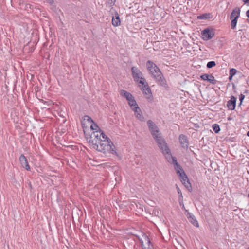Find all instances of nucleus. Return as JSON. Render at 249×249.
<instances>
[{"label": "nucleus", "mask_w": 249, "mask_h": 249, "mask_svg": "<svg viewBox=\"0 0 249 249\" xmlns=\"http://www.w3.org/2000/svg\"><path fill=\"white\" fill-rule=\"evenodd\" d=\"M90 127L91 129L96 130L91 134L89 140V142L92 144V148L107 156L116 154L115 146L113 143L103 131L97 130L99 128L98 125L94 124Z\"/></svg>", "instance_id": "nucleus-1"}, {"label": "nucleus", "mask_w": 249, "mask_h": 249, "mask_svg": "<svg viewBox=\"0 0 249 249\" xmlns=\"http://www.w3.org/2000/svg\"><path fill=\"white\" fill-rule=\"evenodd\" d=\"M147 125L153 138L156 141L163 154H164L165 157H166L167 155L170 154V150L165 140L161 137L159 128L151 120L148 121Z\"/></svg>", "instance_id": "nucleus-2"}, {"label": "nucleus", "mask_w": 249, "mask_h": 249, "mask_svg": "<svg viewBox=\"0 0 249 249\" xmlns=\"http://www.w3.org/2000/svg\"><path fill=\"white\" fill-rule=\"evenodd\" d=\"M165 158L169 162L172 163L175 165V168L176 170L177 173L180 176L181 181L184 185V186L189 190L191 189V184L189 181L188 178L183 170L181 169L180 166L177 162L176 158L173 157L171 155V153L170 154L167 155Z\"/></svg>", "instance_id": "nucleus-3"}, {"label": "nucleus", "mask_w": 249, "mask_h": 249, "mask_svg": "<svg viewBox=\"0 0 249 249\" xmlns=\"http://www.w3.org/2000/svg\"><path fill=\"white\" fill-rule=\"evenodd\" d=\"M146 66L149 73L155 78L156 81L162 86L166 87L167 85L166 80L163 78L160 69L152 61H148Z\"/></svg>", "instance_id": "nucleus-4"}, {"label": "nucleus", "mask_w": 249, "mask_h": 249, "mask_svg": "<svg viewBox=\"0 0 249 249\" xmlns=\"http://www.w3.org/2000/svg\"><path fill=\"white\" fill-rule=\"evenodd\" d=\"M141 90L143 97L147 100V102L152 103L154 100V98L151 89L146 80L142 77H141Z\"/></svg>", "instance_id": "nucleus-5"}, {"label": "nucleus", "mask_w": 249, "mask_h": 249, "mask_svg": "<svg viewBox=\"0 0 249 249\" xmlns=\"http://www.w3.org/2000/svg\"><path fill=\"white\" fill-rule=\"evenodd\" d=\"M141 247L142 249H153L152 245L148 236L141 231Z\"/></svg>", "instance_id": "nucleus-6"}, {"label": "nucleus", "mask_w": 249, "mask_h": 249, "mask_svg": "<svg viewBox=\"0 0 249 249\" xmlns=\"http://www.w3.org/2000/svg\"><path fill=\"white\" fill-rule=\"evenodd\" d=\"M129 100H127L128 102V104L131 107V108L133 109L135 111V113L138 118L140 117V114L138 113L137 109L139 108V107L134 98L133 96L131 98V99H129Z\"/></svg>", "instance_id": "nucleus-7"}, {"label": "nucleus", "mask_w": 249, "mask_h": 249, "mask_svg": "<svg viewBox=\"0 0 249 249\" xmlns=\"http://www.w3.org/2000/svg\"><path fill=\"white\" fill-rule=\"evenodd\" d=\"M202 38L204 40H208L213 38L214 33L208 29H206L202 32Z\"/></svg>", "instance_id": "nucleus-8"}, {"label": "nucleus", "mask_w": 249, "mask_h": 249, "mask_svg": "<svg viewBox=\"0 0 249 249\" xmlns=\"http://www.w3.org/2000/svg\"><path fill=\"white\" fill-rule=\"evenodd\" d=\"M185 211L186 212H187L186 215L187 218L188 219V220L195 227H198L199 224L197 221L196 220L194 215L192 213H190L187 210H185Z\"/></svg>", "instance_id": "nucleus-9"}, {"label": "nucleus", "mask_w": 249, "mask_h": 249, "mask_svg": "<svg viewBox=\"0 0 249 249\" xmlns=\"http://www.w3.org/2000/svg\"><path fill=\"white\" fill-rule=\"evenodd\" d=\"M19 161L23 168H25L27 171L30 170V167L27 162V159L23 154H21L20 155L19 157Z\"/></svg>", "instance_id": "nucleus-10"}, {"label": "nucleus", "mask_w": 249, "mask_h": 249, "mask_svg": "<svg viewBox=\"0 0 249 249\" xmlns=\"http://www.w3.org/2000/svg\"><path fill=\"white\" fill-rule=\"evenodd\" d=\"M131 71L134 80L138 83V86H140V79L139 77V70L135 67H133Z\"/></svg>", "instance_id": "nucleus-11"}, {"label": "nucleus", "mask_w": 249, "mask_h": 249, "mask_svg": "<svg viewBox=\"0 0 249 249\" xmlns=\"http://www.w3.org/2000/svg\"><path fill=\"white\" fill-rule=\"evenodd\" d=\"M179 141L180 144L183 147H187L188 142L187 137L184 135L181 134L179 137Z\"/></svg>", "instance_id": "nucleus-12"}, {"label": "nucleus", "mask_w": 249, "mask_h": 249, "mask_svg": "<svg viewBox=\"0 0 249 249\" xmlns=\"http://www.w3.org/2000/svg\"><path fill=\"white\" fill-rule=\"evenodd\" d=\"M236 99L234 96H231V100L227 103V107L229 109L233 110L235 108Z\"/></svg>", "instance_id": "nucleus-13"}, {"label": "nucleus", "mask_w": 249, "mask_h": 249, "mask_svg": "<svg viewBox=\"0 0 249 249\" xmlns=\"http://www.w3.org/2000/svg\"><path fill=\"white\" fill-rule=\"evenodd\" d=\"M120 19L119 14L116 12L114 16L112 17V24L114 27H117L120 25Z\"/></svg>", "instance_id": "nucleus-14"}, {"label": "nucleus", "mask_w": 249, "mask_h": 249, "mask_svg": "<svg viewBox=\"0 0 249 249\" xmlns=\"http://www.w3.org/2000/svg\"><path fill=\"white\" fill-rule=\"evenodd\" d=\"M240 10L238 7L235 8L231 12L230 19H231L232 18H238L240 16Z\"/></svg>", "instance_id": "nucleus-15"}, {"label": "nucleus", "mask_w": 249, "mask_h": 249, "mask_svg": "<svg viewBox=\"0 0 249 249\" xmlns=\"http://www.w3.org/2000/svg\"><path fill=\"white\" fill-rule=\"evenodd\" d=\"M120 93L122 96L125 98L127 100H129V99H131V98L133 96L131 93L125 90H121Z\"/></svg>", "instance_id": "nucleus-16"}, {"label": "nucleus", "mask_w": 249, "mask_h": 249, "mask_svg": "<svg viewBox=\"0 0 249 249\" xmlns=\"http://www.w3.org/2000/svg\"><path fill=\"white\" fill-rule=\"evenodd\" d=\"M237 19L238 18H232L231 19V28L232 29H234L237 25Z\"/></svg>", "instance_id": "nucleus-17"}, {"label": "nucleus", "mask_w": 249, "mask_h": 249, "mask_svg": "<svg viewBox=\"0 0 249 249\" xmlns=\"http://www.w3.org/2000/svg\"><path fill=\"white\" fill-rule=\"evenodd\" d=\"M212 127L215 133H218L220 131V127L217 124H213Z\"/></svg>", "instance_id": "nucleus-18"}, {"label": "nucleus", "mask_w": 249, "mask_h": 249, "mask_svg": "<svg viewBox=\"0 0 249 249\" xmlns=\"http://www.w3.org/2000/svg\"><path fill=\"white\" fill-rule=\"evenodd\" d=\"M216 65L215 62L214 61H210L207 64V67L208 68H211Z\"/></svg>", "instance_id": "nucleus-19"}, {"label": "nucleus", "mask_w": 249, "mask_h": 249, "mask_svg": "<svg viewBox=\"0 0 249 249\" xmlns=\"http://www.w3.org/2000/svg\"><path fill=\"white\" fill-rule=\"evenodd\" d=\"M207 81H209L210 83L212 84H214L215 81V80L213 76L210 75V77L208 78Z\"/></svg>", "instance_id": "nucleus-20"}, {"label": "nucleus", "mask_w": 249, "mask_h": 249, "mask_svg": "<svg viewBox=\"0 0 249 249\" xmlns=\"http://www.w3.org/2000/svg\"><path fill=\"white\" fill-rule=\"evenodd\" d=\"M237 71L236 69L232 68L230 70V75L231 77H233L236 73Z\"/></svg>", "instance_id": "nucleus-21"}, {"label": "nucleus", "mask_w": 249, "mask_h": 249, "mask_svg": "<svg viewBox=\"0 0 249 249\" xmlns=\"http://www.w3.org/2000/svg\"><path fill=\"white\" fill-rule=\"evenodd\" d=\"M210 75H209L208 74H203L201 76V78L202 79H203V80H207V79H208V78L210 77Z\"/></svg>", "instance_id": "nucleus-22"}, {"label": "nucleus", "mask_w": 249, "mask_h": 249, "mask_svg": "<svg viewBox=\"0 0 249 249\" xmlns=\"http://www.w3.org/2000/svg\"><path fill=\"white\" fill-rule=\"evenodd\" d=\"M197 18L199 19H205L207 18V14H203L202 15H200L197 17Z\"/></svg>", "instance_id": "nucleus-23"}, {"label": "nucleus", "mask_w": 249, "mask_h": 249, "mask_svg": "<svg viewBox=\"0 0 249 249\" xmlns=\"http://www.w3.org/2000/svg\"><path fill=\"white\" fill-rule=\"evenodd\" d=\"M244 98H245V96L244 95H243L242 94H240V95L239 96V100L240 101V104H242V101Z\"/></svg>", "instance_id": "nucleus-24"}, {"label": "nucleus", "mask_w": 249, "mask_h": 249, "mask_svg": "<svg viewBox=\"0 0 249 249\" xmlns=\"http://www.w3.org/2000/svg\"><path fill=\"white\" fill-rule=\"evenodd\" d=\"M116 2V0H108V3L111 5H113Z\"/></svg>", "instance_id": "nucleus-25"}, {"label": "nucleus", "mask_w": 249, "mask_h": 249, "mask_svg": "<svg viewBox=\"0 0 249 249\" xmlns=\"http://www.w3.org/2000/svg\"><path fill=\"white\" fill-rule=\"evenodd\" d=\"M245 3H247L248 5H249V0H242Z\"/></svg>", "instance_id": "nucleus-26"}, {"label": "nucleus", "mask_w": 249, "mask_h": 249, "mask_svg": "<svg viewBox=\"0 0 249 249\" xmlns=\"http://www.w3.org/2000/svg\"><path fill=\"white\" fill-rule=\"evenodd\" d=\"M86 117H87L88 119H87V120L89 121H91V122H93L92 120L91 119V118L90 117H89V116H86Z\"/></svg>", "instance_id": "nucleus-27"}, {"label": "nucleus", "mask_w": 249, "mask_h": 249, "mask_svg": "<svg viewBox=\"0 0 249 249\" xmlns=\"http://www.w3.org/2000/svg\"><path fill=\"white\" fill-rule=\"evenodd\" d=\"M176 187H177V189L178 193V194H180L181 195V193L180 190L178 188V186L177 185H176Z\"/></svg>", "instance_id": "nucleus-28"}, {"label": "nucleus", "mask_w": 249, "mask_h": 249, "mask_svg": "<svg viewBox=\"0 0 249 249\" xmlns=\"http://www.w3.org/2000/svg\"><path fill=\"white\" fill-rule=\"evenodd\" d=\"M246 16L248 18H249V10L247 11Z\"/></svg>", "instance_id": "nucleus-29"}, {"label": "nucleus", "mask_w": 249, "mask_h": 249, "mask_svg": "<svg viewBox=\"0 0 249 249\" xmlns=\"http://www.w3.org/2000/svg\"><path fill=\"white\" fill-rule=\"evenodd\" d=\"M49 3L52 4L53 2V0H47Z\"/></svg>", "instance_id": "nucleus-30"}, {"label": "nucleus", "mask_w": 249, "mask_h": 249, "mask_svg": "<svg viewBox=\"0 0 249 249\" xmlns=\"http://www.w3.org/2000/svg\"><path fill=\"white\" fill-rule=\"evenodd\" d=\"M232 78V77H231V75H230L229 77V80H231Z\"/></svg>", "instance_id": "nucleus-31"}, {"label": "nucleus", "mask_w": 249, "mask_h": 249, "mask_svg": "<svg viewBox=\"0 0 249 249\" xmlns=\"http://www.w3.org/2000/svg\"><path fill=\"white\" fill-rule=\"evenodd\" d=\"M248 196L249 198V194H248Z\"/></svg>", "instance_id": "nucleus-32"}, {"label": "nucleus", "mask_w": 249, "mask_h": 249, "mask_svg": "<svg viewBox=\"0 0 249 249\" xmlns=\"http://www.w3.org/2000/svg\"><path fill=\"white\" fill-rule=\"evenodd\" d=\"M248 249H249V247L248 248Z\"/></svg>", "instance_id": "nucleus-33"}]
</instances>
